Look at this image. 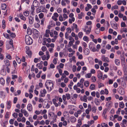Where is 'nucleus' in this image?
Here are the masks:
<instances>
[{"label":"nucleus","instance_id":"a19ab883","mask_svg":"<svg viewBox=\"0 0 127 127\" xmlns=\"http://www.w3.org/2000/svg\"><path fill=\"white\" fill-rule=\"evenodd\" d=\"M66 99L68 100L70 98V95L69 94H66Z\"/></svg>","mask_w":127,"mask_h":127},{"label":"nucleus","instance_id":"a211bd4d","mask_svg":"<svg viewBox=\"0 0 127 127\" xmlns=\"http://www.w3.org/2000/svg\"><path fill=\"white\" fill-rule=\"evenodd\" d=\"M19 16V17L22 20L24 21H25L26 20V18L23 16L22 14H20Z\"/></svg>","mask_w":127,"mask_h":127},{"label":"nucleus","instance_id":"5701e85b","mask_svg":"<svg viewBox=\"0 0 127 127\" xmlns=\"http://www.w3.org/2000/svg\"><path fill=\"white\" fill-rule=\"evenodd\" d=\"M90 89L91 90H93L95 89V86L94 84H91L89 87Z\"/></svg>","mask_w":127,"mask_h":127},{"label":"nucleus","instance_id":"6e6d98bb","mask_svg":"<svg viewBox=\"0 0 127 127\" xmlns=\"http://www.w3.org/2000/svg\"><path fill=\"white\" fill-rule=\"evenodd\" d=\"M127 122V120H126L125 119H123L122 121V123L121 125L122 124H126V123Z\"/></svg>","mask_w":127,"mask_h":127},{"label":"nucleus","instance_id":"052dcab7","mask_svg":"<svg viewBox=\"0 0 127 127\" xmlns=\"http://www.w3.org/2000/svg\"><path fill=\"white\" fill-rule=\"evenodd\" d=\"M59 19L60 21H63L62 16V15H60L59 17Z\"/></svg>","mask_w":127,"mask_h":127},{"label":"nucleus","instance_id":"3c124183","mask_svg":"<svg viewBox=\"0 0 127 127\" xmlns=\"http://www.w3.org/2000/svg\"><path fill=\"white\" fill-rule=\"evenodd\" d=\"M41 49L42 51L43 52H44L45 51L47 50V49L45 46H43L42 47Z\"/></svg>","mask_w":127,"mask_h":127},{"label":"nucleus","instance_id":"c85d7f7f","mask_svg":"<svg viewBox=\"0 0 127 127\" xmlns=\"http://www.w3.org/2000/svg\"><path fill=\"white\" fill-rule=\"evenodd\" d=\"M119 93L121 95H123L125 94V91L124 89H121L119 91Z\"/></svg>","mask_w":127,"mask_h":127},{"label":"nucleus","instance_id":"9b49d317","mask_svg":"<svg viewBox=\"0 0 127 127\" xmlns=\"http://www.w3.org/2000/svg\"><path fill=\"white\" fill-rule=\"evenodd\" d=\"M4 62L6 66H9L10 65L9 62L8 60L7 59H4Z\"/></svg>","mask_w":127,"mask_h":127},{"label":"nucleus","instance_id":"aec40b11","mask_svg":"<svg viewBox=\"0 0 127 127\" xmlns=\"http://www.w3.org/2000/svg\"><path fill=\"white\" fill-rule=\"evenodd\" d=\"M27 33L29 35H31L32 33V31L29 28H28L27 30Z\"/></svg>","mask_w":127,"mask_h":127},{"label":"nucleus","instance_id":"8fccbe9b","mask_svg":"<svg viewBox=\"0 0 127 127\" xmlns=\"http://www.w3.org/2000/svg\"><path fill=\"white\" fill-rule=\"evenodd\" d=\"M96 108L95 106H94L92 108V111L93 112L95 113L96 112Z\"/></svg>","mask_w":127,"mask_h":127},{"label":"nucleus","instance_id":"79ce46f5","mask_svg":"<svg viewBox=\"0 0 127 127\" xmlns=\"http://www.w3.org/2000/svg\"><path fill=\"white\" fill-rule=\"evenodd\" d=\"M121 26L122 27H126V25L125 23L124 22H122L121 23Z\"/></svg>","mask_w":127,"mask_h":127},{"label":"nucleus","instance_id":"a878e982","mask_svg":"<svg viewBox=\"0 0 127 127\" xmlns=\"http://www.w3.org/2000/svg\"><path fill=\"white\" fill-rule=\"evenodd\" d=\"M119 106L122 108H123L125 107V104L123 102H120Z\"/></svg>","mask_w":127,"mask_h":127},{"label":"nucleus","instance_id":"f3484780","mask_svg":"<svg viewBox=\"0 0 127 127\" xmlns=\"http://www.w3.org/2000/svg\"><path fill=\"white\" fill-rule=\"evenodd\" d=\"M84 14L82 12L80 14H78V18L79 19H81L82 18V16H84Z\"/></svg>","mask_w":127,"mask_h":127},{"label":"nucleus","instance_id":"bb28decb","mask_svg":"<svg viewBox=\"0 0 127 127\" xmlns=\"http://www.w3.org/2000/svg\"><path fill=\"white\" fill-rule=\"evenodd\" d=\"M1 7L2 10H5L6 9V5L5 4H3L1 5Z\"/></svg>","mask_w":127,"mask_h":127},{"label":"nucleus","instance_id":"412c9836","mask_svg":"<svg viewBox=\"0 0 127 127\" xmlns=\"http://www.w3.org/2000/svg\"><path fill=\"white\" fill-rule=\"evenodd\" d=\"M36 66L39 69H41L42 68V63H38L36 64Z\"/></svg>","mask_w":127,"mask_h":127},{"label":"nucleus","instance_id":"774afa93","mask_svg":"<svg viewBox=\"0 0 127 127\" xmlns=\"http://www.w3.org/2000/svg\"><path fill=\"white\" fill-rule=\"evenodd\" d=\"M65 28L64 27V26L62 27L61 28V31H64L65 29Z\"/></svg>","mask_w":127,"mask_h":127},{"label":"nucleus","instance_id":"cd10ccee","mask_svg":"<svg viewBox=\"0 0 127 127\" xmlns=\"http://www.w3.org/2000/svg\"><path fill=\"white\" fill-rule=\"evenodd\" d=\"M16 61H17V63L19 64H20L21 63V59L19 57H16Z\"/></svg>","mask_w":127,"mask_h":127},{"label":"nucleus","instance_id":"f03ea898","mask_svg":"<svg viewBox=\"0 0 127 127\" xmlns=\"http://www.w3.org/2000/svg\"><path fill=\"white\" fill-rule=\"evenodd\" d=\"M53 83L51 81H48L45 83V86L47 89H49V88H50V89H51L53 87Z\"/></svg>","mask_w":127,"mask_h":127},{"label":"nucleus","instance_id":"4d7b16f0","mask_svg":"<svg viewBox=\"0 0 127 127\" xmlns=\"http://www.w3.org/2000/svg\"><path fill=\"white\" fill-rule=\"evenodd\" d=\"M91 27H90V30H87L86 32V33L87 34H89L91 31Z\"/></svg>","mask_w":127,"mask_h":127},{"label":"nucleus","instance_id":"ea45409f","mask_svg":"<svg viewBox=\"0 0 127 127\" xmlns=\"http://www.w3.org/2000/svg\"><path fill=\"white\" fill-rule=\"evenodd\" d=\"M92 74L91 73H88L85 75L86 78H90Z\"/></svg>","mask_w":127,"mask_h":127},{"label":"nucleus","instance_id":"72a5a7b5","mask_svg":"<svg viewBox=\"0 0 127 127\" xmlns=\"http://www.w3.org/2000/svg\"><path fill=\"white\" fill-rule=\"evenodd\" d=\"M40 61V58H35L34 60V62L35 63H37L38 61Z\"/></svg>","mask_w":127,"mask_h":127},{"label":"nucleus","instance_id":"0e129e2a","mask_svg":"<svg viewBox=\"0 0 127 127\" xmlns=\"http://www.w3.org/2000/svg\"><path fill=\"white\" fill-rule=\"evenodd\" d=\"M56 60L57 58H55L53 60V62L55 64H56L57 63Z\"/></svg>","mask_w":127,"mask_h":127},{"label":"nucleus","instance_id":"58836bf2","mask_svg":"<svg viewBox=\"0 0 127 127\" xmlns=\"http://www.w3.org/2000/svg\"><path fill=\"white\" fill-rule=\"evenodd\" d=\"M78 36L79 37L81 38H82L83 35V33L82 32H79L78 34Z\"/></svg>","mask_w":127,"mask_h":127},{"label":"nucleus","instance_id":"f704fd0d","mask_svg":"<svg viewBox=\"0 0 127 127\" xmlns=\"http://www.w3.org/2000/svg\"><path fill=\"white\" fill-rule=\"evenodd\" d=\"M91 79L93 82H95L96 81V77L95 76H92V77Z\"/></svg>","mask_w":127,"mask_h":127},{"label":"nucleus","instance_id":"69168bd1","mask_svg":"<svg viewBox=\"0 0 127 127\" xmlns=\"http://www.w3.org/2000/svg\"><path fill=\"white\" fill-rule=\"evenodd\" d=\"M91 73L92 74H94L95 73V71L94 69H92L90 71Z\"/></svg>","mask_w":127,"mask_h":127},{"label":"nucleus","instance_id":"423d86ee","mask_svg":"<svg viewBox=\"0 0 127 127\" xmlns=\"http://www.w3.org/2000/svg\"><path fill=\"white\" fill-rule=\"evenodd\" d=\"M97 77L99 79H101L102 78L103 76V74L102 72L100 70H98L97 72Z\"/></svg>","mask_w":127,"mask_h":127},{"label":"nucleus","instance_id":"de8ad7c7","mask_svg":"<svg viewBox=\"0 0 127 127\" xmlns=\"http://www.w3.org/2000/svg\"><path fill=\"white\" fill-rule=\"evenodd\" d=\"M102 127H108V126L105 123L102 124H101Z\"/></svg>","mask_w":127,"mask_h":127},{"label":"nucleus","instance_id":"1a4fd4ad","mask_svg":"<svg viewBox=\"0 0 127 127\" xmlns=\"http://www.w3.org/2000/svg\"><path fill=\"white\" fill-rule=\"evenodd\" d=\"M102 60L105 62H109L108 58L107 57H105L104 56H103L102 57Z\"/></svg>","mask_w":127,"mask_h":127},{"label":"nucleus","instance_id":"2eb2a0df","mask_svg":"<svg viewBox=\"0 0 127 127\" xmlns=\"http://www.w3.org/2000/svg\"><path fill=\"white\" fill-rule=\"evenodd\" d=\"M5 80L2 78H0V83L2 85H4L5 84Z\"/></svg>","mask_w":127,"mask_h":127},{"label":"nucleus","instance_id":"4c0bfd02","mask_svg":"<svg viewBox=\"0 0 127 127\" xmlns=\"http://www.w3.org/2000/svg\"><path fill=\"white\" fill-rule=\"evenodd\" d=\"M2 27L3 28V29H4V28L5 27V21L3 20H2Z\"/></svg>","mask_w":127,"mask_h":127},{"label":"nucleus","instance_id":"680f3d73","mask_svg":"<svg viewBox=\"0 0 127 127\" xmlns=\"http://www.w3.org/2000/svg\"><path fill=\"white\" fill-rule=\"evenodd\" d=\"M123 14L121 13H119L118 15L119 17L120 18H122V17H123Z\"/></svg>","mask_w":127,"mask_h":127},{"label":"nucleus","instance_id":"49530a36","mask_svg":"<svg viewBox=\"0 0 127 127\" xmlns=\"http://www.w3.org/2000/svg\"><path fill=\"white\" fill-rule=\"evenodd\" d=\"M53 116L54 117L53 121H54V122H56V118L57 117V115L54 114V113H53Z\"/></svg>","mask_w":127,"mask_h":127},{"label":"nucleus","instance_id":"39448f33","mask_svg":"<svg viewBox=\"0 0 127 127\" xmlns=\"http://www.w3.org/2000/svg\"><path fill=\"white\" fill-rule=\"evenodd\" d=\"M65 2H66L67 4H69L70 2V1L69 0H62L61 4L63 6L66 5V4Z\"/></svg>","mask_w":127,"mask_h":127},{"label":"nucleus","instance_id":"13d9d810","mask_svg":"<svg viewBox=\"0 0 127 127\" xmlns=\"http://www.w3.org/2000/svg\"><path fill=\"white\" fill-rule=\"evenodd\" d=\"M66 86V84L64 82H62L61 84V86L62 88Z\"/></svg>","mask_w":127,"mask_h":127},{"label":"nucleus","instance_id":"20e7f679","mask_svg":"<svg viewBox=\"0 0 127 127\" xmlns=\"http://www.w3.org/2000/svg\"><path fill=\"white\" fill-rule=\"evenodd\" d=\"M33 6L36 7L39 6L40 3L36 0H34L33 2Z\"/></svg>","mask_w":127,"mask_h":127},{"label":"nucleus","instance_id":"a18cd8bd","mask_svg":"<svg viewBox=\"0 0 127 127\" xmlns=\"http://www.w3.org/2000/svg\"><path fill=\"white\" fill-rule=\"evenodd\" d=\"M87 96L86 95H84L83 96V101L85 102H87Z\"/></svg>","mask_w":127,"mask_h":127},{"label":"nucleus","instance_id":"6e6552de","mask_svg":"<svg viewBox=\"0 0 127 127\" xmlns=\"http://www.w3.org/2000/svg\"><path fill=\"white\" fill-rule=\"evenodd\" d=\"M111 25L112 27L114 29H117L118 28L117 26L116 23L114 22H112L111 23Z\"/></svg>","mask_w":127,"mask_h":127},{"label":"nucleus","instance_id":"e433bc0d","mask_svg":"<svg viewBox=\"0 0 127 127\" xmlns=\"http://www.w3.org/2000/svg\"><path fill=\"white\" fill-rule=\"evenodd\" d=\"M67 31V32L68 33H70L71 32V30L70 28L68 27L66 29Z\"/></svg>","mask_w":127,"mask_h":127},{"label":"nucleus","instance_id":"4468645a","mask_svg":"<svg viewBox=\"0 0 127 127\" xmlns=\"http://www.w3.org/2000/svg\"><path fill=\"white\" fill-rule=\"evenodd\" d=\"M70 120L71 122L72 123H74L76 121V119L75 117L71 116L70 117Z\"/></svg>","mask_w":127,"mask_h":127},{"label":"nucleus","instance_id":"864d4df0","mask_svg":"<svg viewBox=\"0 0 127 127\" xmlns=\"http://www.w3.org/2000/svg\"><path fill=\"white\" fill-rule=\"evenodd\" d=\"M23 113L24 114V115L25 116L28 117L29 115L28 113H27V112L26 111V110Z\"/></svg>","mask_w":127,"mask_h":127},{"label":"nucleus","instance_id":"37998d69","mask_svg":"<svg viewBox=\"0 0 127 127\" xmlns=\"http://www.w3.org/2000/svg\"><path fill=\"white\" fill-rule=\"evenodd\" d=\"M3 36L6 38L7 39L9 38V35L7 33H3Z\"/></svg>","mask_w":127,"mask_h":127},{"label":"nucleus","instance_id":"473e14b6","mask_svg":"<svg viewBox=\"0 0 127 127\" xmlns=\"http://www.w3.org/2000/svg\"><path fill=\"white\" fill-rule=\"evenodd\" d=\"M35 20L37 22H38V23H40V20L39 19L38 16L37 15H36L35 16Z\"/></svg>","mask_w":127,"mask_h":127},{"label":"nucleus","instance_id":"09e8293b","mask_svg":"<svg viewBox=\"0 0 127 127\" xmlns=\"http://www.w3.org/2000/svg\"><path fill=\"white\" fill-rule=\"evenodd\" d=\"M10 36L12 38H14L16 36V35L15 33L12 32L10 34Z\"/></svg>","mask_w":127,"mask_h":127},{"label":"nucleus","instance_id":"0eeeda50","mask_svg":"<svg viewBox=\"0 0 127 127\" xmlns=\"http://www.w3.org/2000/svg\"><path fill=\"white\" fill-rule=\"evenodd\" d=\"M29 20V23L30 24H32L33 22L34 19L33 17L32 16H29L28 17Z\"/></svg>","mask_w":127,"mask_h":127},{"label":"nucleus","instance_id":"ddd939ff","mask_svg":"<svg viewBox=\"0 0 127 127\" xmlns=\"http://www.w3.org/2000/svg\"><path fill=\"white\" fill-rule=\"evenodd\" d=\"M27 109L30 111H31L32 110V107L31 104H29L27 106Z\"/></svg>","mask_w":127,"mask_h":127},{"label":"nucleus","instance_id":"f257e3e1","mask_svg":"<svg viewBox=\"0 0 127 127\" xmlns=\"http://www.w3.org/2000/svg\"><path fill=\"white\" fill-rule=\"evenodd\" d=\"M25 41L26 44L28 45L31 44L33 42L32 39L29 36L25 37Z\"/></svg>","mask_w":127,"mask_h":127},{"label":"nucleus","instance_id":"7ed1b4c3","mask_svg":"<svg viewBox=\"0 0 127 127\" xmlns=\"http://www.w3.org/2000/svg\"><path fill=\"white\" fill-rule=\"evenodd\" d=\"M46 93L47 92L45 89H44L43 90H41L40 91L41 95H40V96L42 97H44Z\"/></svg>","mask_w":127,"mask_h":127},{"label":"nucleus","instance_id":"b1692460","mask_svg":"<svg viewBox=\"0 0 127 127\" xmlns=\"http://www.w3.org/2000/svg\"><path fill=\"white\" fill-rule=\"evenodd\" d=\"M89 81H86L84 82V85L86 87H87L89 86Z\"/></svg>","mask_w":127,"mask_h":127},{"label":"nucleus","instance_id":"9d476101","mask_svg":"<svg viewBox=\"0 0 127 127\" xmlns=\"http://www.w3.org/2000/svg\"><path fill=\"white\" fill-rule=\"evenodd\" d=\"M84 53L85 55H88L90 53V50L88 48H86L84 51Z\"/></svg>","mask_w":127,"mask_h":127},{"label":"nucleus","instance_id":"c9c22d12","mask_svg":"<svg viewBox=\"0 0 127 127\" xmlns=\"http://www.w3.org/2000/svg\"><path fill=\"white\" fill-rule=\"evenodd\" d=\"M71 3H72V5L75 7L77 6L78 4L77 2L75 1H72Z\"/></svg>","mask_w":127,"mask_h":127},{"label":"nucleus","instance_id":"dca6fc26","mask_svg":"<svg viewBox=\"0 0 127 127\" xmlns=\"http://www.w3.org/2000/svg\"><path fill=\"white\" fill-rule=\"evenodd\" d=\"M115 63L117 65H119L120 64V61L118 59H116L115 60Z\"/></svg>","mask_w":127,"mask_h":127},{"label":"nucleus","instance_id":"c03bdc74","mask_svg":"<svg viewBox=\"0 0 127 127\" xmlns=\"http://www.w3.org/2000/svg\"><path fill=\"white\" fill-rule=\"evenodd\" d=\"M18 114L17 113H14L12 114V116L15 118H16L17 117Z\"/></svg>","mask_w":127,"mask_h":127},{"label":"nucleus","instance_id":"5fc2aeb1","mask_svg":"<svg viewBox=\"0 0 127 127\" xmlns=\"http://www.w3.org/2000/svg\"><path fill=\"white\" fill-rule=\"evenodd\" d=\"M10 78L7 77L6 79V82L7 84H8L10 82Z\"/></svg>","mask_w":127,"mask_h":127},{"label":"nucleus","instance_id":"2f4dec72","mask_svg":"<svg viewBox=\"0 0 127 127\" xmlns=\"http://www.w3.org/2000/svg\"><path fill=\"white\" fill-rule=\"evenodd\" d=\"M26 53L29 56H31L32 54V53L31 51L29 50H27L26 51Z\"/></svg>","mask_w":127,"mask_h":127},{"label":"nucleus","instance_id":"bf43d9fd","mask_svg":"<svg viewBox=\"0 0 127 127\" xmlns=\"http://www.w3.org/2000/svg\"><path fill=\"white\" fill-rule=\"evenodd\" d=\"M69 35L68 33H67V32H66L65 33V38L66 39H68V36Z\"/></svg>","mask_w":127,"mask_h":127},{"label":"nucleus","instance_id":"6ab92c4d","mask_svg":"<svg viewBox=\"0 0 127 127\" xmlns=\"http://www.w3.org/2000/svg\"><path fill=\"white\" fill-rule=\"evenodd\" d=\"M11 102L10 101H9L7 102V108L10 109L11 105Z\"/></svg>","mask_w":127,"mask_h":127},{"label":"nucleus","instance_id":"e2e57ef3","mask_svg":"<svg viewBox=\"0 0 127 127\" xmlns=\"http://www.w3.org/2000/svg\"><path fill=\"white\" fill-rule=\"evenodd\" d=\"M40 2L41 4H43L45 3L44 0H40Z\"/></svg>","mask_w":127,"mask_h":127},{"label":"nucleus","instance_id":"338daca9","mask_svg":"<svg viewBox=\"0 0 127 127\" xmlns=\"http://www.w3.org/2000/svg\"><path fill=\"white\" fill-rule=\"evenodd\" d=\"M124 80L127 81V74H125L124 75Z\"/></svg>","mask_w":127,"mask_h":127},{"label":"nucleus","instance_id":"c756f323","mask_svg":"<svg viewBox=\"0 0 127 127\" xmlns=\"http://www.w3.org/2000/svg\"><path fill=\"white\" fill-rule=\"evenodd\" d=\"M95 104L97 105H98L99 104V102L98 101V99L95 98Z\"/></svg>","mask_w":127,"mask_h":127},{"label":"nucleus","instance_id":"f8f14e48","mask_svg":"<svg viewBox=\"0 0 127 127\" xmlns=\"http://www.w3.org/2000/svg\"><path fill=\"white\" fill-rule=\"evenodd\" d=\"M112 102L111 101H109L106 103V106L108 107H111L112 105Z\"/></svg>","mask_w":127,"mask_h":127},{"label":"nucleus","instance_id":"393cba45","mask_svg":"<svg viewBox=\"0 0 127 127\" xmlns=\"http://www.w3.org/2000/svg\"><path fill=\"white\" fill-rule=\"evenodd\" d=\"M34 86L33 85L31 86V87L30 89L29 90V92L30 93H32L33 92Z\"/></svg>","mask_w":127,"mask_h":127},{"label":"nucleus","instance_id":"603ef678","mask_svg":"<svg viewBox=\"0 0 127 127\" xmlns=\"http://www.w3.org/2000/svg\"><path fill=\"white\" fill-rule=\"evenodd\" d=\"M118 6L117 5H115L114 6L112 7L111 8L112 9H118Z\"/></svg>","mask_w":127,"mask_h":127},{"label":"nucleus","instance_id":"4be33fe9","mask_svg":"<svg viewBox=\"0 0 127 127\" xmlns=\"http://www.w3.org/2000/svg\"><path fill=\"white\" fill-rule=\"evenodd\" d=\"M24 15L26 16H28L29 14V12L28 10H26L23 12Z\"/></svg>","mask_w":127,"mask_h":127},{"label":"nucleus","instance_id":"7c9ffc66","mask_svg":"<svg viewBox=\"0 0 127 127\" xmlns=\"http://www.w3.org/2000/svg\"><path fill=\"white\" fill-rule=\"evenodd\" d=\"M38 16L40 19H42L44 17V15L43 13H41L39 14Z\"/></svg>","mask_w":127,"mask_h":127}]
</instances>
